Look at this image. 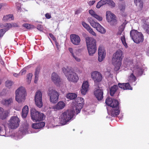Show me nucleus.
<instances>
[{"label": "nucleus", "mask_w": 149, "mask_h": 149, "mask_svg": "<svg viewBox=\"0 0 149 149\" xmlns=\"http://www.w3.org/2000/svg\"><path fill=\"white\" fill-rule=\"evenodd\" d=\"M123 58L122 51L119 49L114 54L112 58V62L115 66V70L117 71L120 68L121 65V61Z\"/></svg>", "instance_id": "obj_1"}, {"label": "nucleus", "mask_w": 149, "mask_h": 149, "mask_svg": "<svg viewBox=\"0 0 149 149\" xmlns=\"http://www.w3.org/2000/svg\"><path fill=\"white\" fill-rule=\"evenodd\" d=\"M85 39L89 55L93 56L97 50L96 41L93 38L89 37H86Z\"/></svg>", "instance_id": "obj_2"}, {"label": "nucleus", "mask_w": 149, "mask_h": 149, "mask_svg": "<svg viewBox=\"0 0 149 149\" xmlns=\"http://www.w3.org/2000/svg\"><path fill=\"white\" fill-rule=\"evenodd\" d=\"M62 70L69 81L77 82L79 78L77 74L70 68L63 67Z\"/></svg>", "instance_id": "obj_3"}, {"label": "nucleus", "mask_w": 149, "mask_h": 149, "mask_svg": "<svg viewBox=\"0 0 149 149\" xmlns=\"http://www.w3.org/2000/svg\"><path fill=\"white\" fill-rule=\"evenodd\" d=\"M75 112V110L69 109L62 113L59 118L61 123L63 125L66 124L72 119Z\"/></svg>", "instance_id": "obj_4"}, {"label": "nucleus", "mask_w": 149, "mask_h": 149, "mask_svg": "<svg viewBox=\"0 0 149 149\" xmlns=\"http://www.w3.org/2000/svg\"><path fill=\"white\" fill-rule=\"evenodd\" d=\"M131 68V69L133 73H132L128 78L129 82L132 83L136 81V78L134 74H136L137 76H140L143 74V70L140 66L136 65L133 67L132 64L129 65Z\"/></svg>", "instance_id": "obj_5"}, {"label": "nucleus", "mask_w": 149, "mask_h": 149, "mask_svg": "<svg viewBox=\"0 0 149 149\" xmlns=\"http://www.w3.org/2000/svg\"><path fill=\"white\" fill-rule=\"evenodd\" d=\"M16 100L19 103L24 101L26 96L25 88L21 87L17 89L15 92Z\"/></svg>", "instance_id": "obj_6"}, {"label": "nucleus", "mask_w": 149, "mask_h": 149, "mask_svg": "<svg viewBox=\"0 0 149 149\" xmlns=\"http://www.w3.org/2000/svg\"><path fill=\"white\" fill-rule=\"evenodd\" d=\"M130 36L134 42L136 43L142 42L143 40V36L142 33L136 30H133L130 32Z\"/></svg>", "instance_id": "obj_7"}, {"label": "nucleus", "mask_w": 149, "mask_h": 149, "mask_svg": "<svg viewBox=\"0 0 149 149\" xmlns=\"http://www.w3.org/2000/svg\"><path fill=\"white\" fill-rule=\"evenodd\" d=\"M47 94L49 97V100L51 102L55 103L58 102L59 95L57 91L50 88L47 91Z\"/></svg>", "instance_id": "obj_8"}, {"label": "nucleus", "mask_w": 149, "mask_h": 149, "mask_svg": "<svg viewBox=\"0 0 149 149\" xmlns=\"http://www.w3.org/2000/svg\"><path fill=\"white\" fill-rule=\"evenodd\" d=\"M31 118L33 121H41L45 118V116L42 113L39 112L34 109L31 110Z\"/></svg>", "instance_id": "obj_9"}, {"label": "nucleus", "mask_w": 149, "mask_h": 149, "mask_svg": "<svg viewBox=\"0 0 149 149\" xmlns=\"http://www.w3.org/2000/svg\"><path fill=\"white\" fill-rule=\"evenodd\" d=\"M19 123L20 120L17 116L11 117L8 122V127L11 129H16L19 126Z\"/></svg>", "instance_id": "obj_10"}, {"label": "nucleus", "mask_w": 149, "mask_h": 149, "mask_svg": "<svg viewBox=\"0 0 149 149\" xmlns=\"http://www.w3.org/2000/svg\"><path fill=\"white\" fill-rule=\"evenodd\" d=\"M42 94L41 91H38L36 93L35 101L36 105L38 107L41 108L42 106Z\"/></svg>", "instance_id": "obj_11"}, {"label": "nucleus", "mask_w": 149, "mask_h": 149, "mask_svg": "<svg viewBox=\"0 0 149 149\" xmlns=\"http://www.w3.org/2000/svg\"><path fill=\"white\" fill-rule=\"evenodd\" d=\"M76 103L74 107L76 111V114L79 113L84 104V100L83 98L81 97H78L76 100Z\"/></svg>", "instance_id": "obj_12"}, {"label": "nucleus", "mask_w": 149, "mask_h": 149, "mask_svg": "<svg viewBox=\"0 0 149 149\" xmlns=\"http://www.w3.org/2000/svg\"><path fill=\"white\" fill-rule=\"evenodd\" d=\"M106 17L107 21L111 24L113 25L116 24L117 20L116 16L111 11H107Z\"/></svg>", "instance_id": "obj_13"}, {"label": "nucleus", "mask_w": 149, "mask_h": 149, "mask_svg": "<svg viewBox=\"0 0 149 149\" xmlns=\"http://www.w3.org/2000/svg\"><path fill=\"white\" fill-rule=\"evenodd\" d=\"M105 102L111 108H119V102L116 100H113L112 98L108 97L106 100Z\"/></svg>", "instance_id": "obj_14"}, {"label": "nucleus", "mask_w": 149, "mask_h": 149, "mask_svg": "<svg viewBox=\"0 0 149 149\" xmlns=\"http://www.w3.org/2000/svg\"><path fill=\"white\" fill-rule=\"evenodd\" d=\"M106 52L103 47L100 45L98 50V60L100 62H102L104 58Z\"/></svg>", "instance_id": "obj_15"}, {"label": "nucleus", "mask_w": 149, "mask_h": 149, "mask_svg": "<svg viewBox=\"0 0 149 149\" xmlns=\"http://www.w3.org/2000/svg\"><path fill=\"white\" fill-rule=\"evenodd\" d=\"M71 42L74 45H78L80 44L81 39L79 36L75 34H71L70 36Z\"/></svg>", "instance_id": "obj_16"}, {"label": "nucleus", "mask_w": 149, "mask_h": 149, "mask_svg": "<svg viewBox=\"0 0 149 149\" xmlns=\"http://www.w3.org/2000/svg\"><path fill=\"white\" fill-rule=\"evenodd\" d=\"M91 77L95 82L100 81L102 79L101 74L97 71H94L91 73Z\"/></svg>", "instance_id": "obj_17"}, {"label": "nucleus", "mask_w": 149, "mask_h": 149, "mask_svg": "<svg viewBox=\"0 0 149 149\" xmlns=\"http://www.w3.org/2000/svg\"><path fill=\"white\" fill-rule=\"evenodd\" d=\"M94 93L98 100H100L102 99L103 97V92L100 87H98L97 88H96L94 91Z\"/></svg>", "instance_id": "obj_18"}, {"label": "nucleus", "mask_w": 149, "mask_h": 149, "mask_svg": "<svg viewBox=\"0 0 149 149\" xmlns=\"http://www.w3.org/2000/svg\"><path fill=\"white\" fill-rule=\"evenodd\" d=\"M89 85L87 81H83L81 89V94L85 95L88 91Z\"/></svg>", "instance_id": "obj_19"}, {"label": "nucleus", "mask_w": 149, "mask_h": 149, "mask_svg": "<svg viewBox=\"0 0 149 149\" xmlns=\"http://www.w3.org/2000/svg\"><path fill=\"white\" fill-rule=\"evenodd\" d=\"M107 111L109 115H111L112 116L114 117L117 116L120 113L119 108H111L110 111H109V109H107Z\"/></svg>", "instance_id": "obj_20"}, {"label": "nucleus", "mask_w": 149, "mask_h": 149, "mask_svg": "<svg viewBox=\"0 0 149 149\" xmlns=\"http://www.w3.org/2000/svg\"><path fill=\"white\" fill-rule=\"evenodd\" d=\"M9 113V111H4L3 108L0 107V118L2 119H4L6 118Z\"/></svg>", "instance_id": "obj_21"}, {"label": "nucleus", "mask_w": 149, "mask_h": 149, "mask_svg": "<svg viewBox=\"0 0 149 149\" xmlns=\"http://www.w3.org/2000/svg\"><path fill=\"white\" fill-rule=\"evenodd\" d=\"M51 79L52 81L56 84H58L60 82V79L58 75L55 72L52 73Z\"/></svg>", "instance_id": "obj_22"}, {"label": "nucleus", "mask_w": 149, "mask_h": 149, "mask_svg": "<svg viewBox=\"0 0 149 149\" xmlns=\"http://www.w3.org/2000/svg\"><path fill=\"white\" fill-rule=\"evenodd\" d=\"M13 98L11 97L3 99L1 102L2 103L6 106H8L13 103Z\"/></svg>", "instance_id": "obj_23"}, {"label": "nucleus", "mask_w": 149, "mask_h": 149, "mask_svg": "<svg viewBox=\"0 0 149 149\" xmlns=\"http://www.w3.org/2000/svg\"><path fill=\"white\" fill-rule=\"evenodd\" d=\"M118 86L123 90H132V88L130 86L128 83H118Z\"/></svg>", "instance_id": "obj_24"}, {"label": "nucleus", "mask_w": 149, "mask_h": 149, "mask_svg": "<svg viewBox=\"0 0 149 149\" xmlns=\"http://www.w3.org/2000/svg\"><path fill=\"white\" fill-rule=\"evenodd\" d=\"M89 13L92 16L95 18L98 21H100L102 20V17L97 14L93 10H89Z\"/></svg>", "instance_id": "obj_25"}, {"label": "nucleus", "mask_w": 149, "mask_h": 149, "mask_svg": "<svg viewBox=\"0 0 149 149\" xmlns=\"http://www.w3.org/2000/svg\"><path fill=\"white\" fill-rule=\"evenodd\" d=\"M45 124L44 122H42L36 123H34L32 125V127L34 129H39L43 127Z\"/></svg>", "instance_id": "obj_26"}, {"label": "nucleus", "mask_w": 149, "mask_h": 149, "mask_svg": "<svg viewBox=\"0 0 149 149\" xmlns=\"http://www.w3.org/2000/svg\"><path fill=\"white\" fill-rule=\"evenodd\" d=\"M144 0H134V2L138 8L141 10L143 7V1Z\"/></svg>", "instance_id": "obj_27"}, {"label": "nucleus", "mask_w": 149, "mask_h": 149, "mask_svg": "<svg viewBox=\"0 0 149 149\" xmlns=\"http://www.w3.org/2000/svg\"><path fill=\"white\" fill-rule=\"evenodd\" d=\"M65 106V103L63 101L58 102L57 104L54 107V109H61L64 108Z\"/></svg>", "instance_id": "obj_28"}, {"label": "nucleus", "mask_w": 149, "mask_h": 149, "mask_svg": "<svg viewBox=\"0 0 149 149\" xmlns=\"http://www.w3.org/2000/svg\"><path fill=\"white\" fill-rule=\"evenodd\" d=\"M88 21L91 26L95 29L99 24L95 22L91 17L88 18Z\"/></svg>", "instance_id": "obj_29"}, {"label": "nucleus", "mask_w": 149, "mask_h": 149, "mask_svg": "<svg viewBox=\"0 0 149 149\" xmlns=\"http://www.w3.org/2000/svg\"><path fill=\"white\" fill-rule=\"evenodd\" d=\"M28 113V107L25 105L23 108L22 111V116L23 118H25Z\"/></svg>", "instance_id": "obj_30"}, {"label": "nucleus", "mask_w": 149, "mask_h": 149, "mask_svg": "<svg viewBox=\"0 0 149 149\" xmlns=\"http://www.w3.org/2000/svg\"><path fill=\"white\" fill-rule=\"evenodd\" d=\"M118 88V86L116 85H113L111 87L110 89V93L111 96H113Z\"/></svg>", "instance_id": "obj_31"}, {"label": "nucleus", "mask_w": 149, "mask_h": 149, "mask_svg": "<svg viewBox=\"0 0 149 149\" xmlns=\"http://www.w3.org/2000/svg\"><path fill=\"white\" fill-rule=\"evenodd\" d=\"M99 32L102 34L106 33L105 29L100 24L95 28Z\"/></svg>", "instance_id": "obj_32"}, {"label": "nucleus", "mask_w": 149, "mask_h": 149, "mask_svg": "<svg viewBox=\"0 0 149 149\" xmlns=\"http://www.w3.org/2000/svg\"><path fill=\"white\" fill-rule=\"evenodd\" d=\"M109 0H101L98 2L96 6V8H99L103 5L107 4L108 1Z\"/></svg>", "instance_id": "obj_33"}, {"label": "nucleus", "mask_w": 149, "mask_h": 149, "mask_svg": "<svg viewBox=\"0 0 149 149\" xmlns=\"http://www.w3.org/2000/svg\"><path fill=\"white\" fill-rule=\"evenodd\" d=\"M4 26L7 28L8 30L12 27H17L18 26V25L16 23H6L4 25Z\"/></svg>", "instance_id": "obj_34"}, {"label": "nucleus", "mask_w": 149, "mask_h": 149, "mask_svg": "<svg viewBox=\"0 0 149 149\" xmlns=\"http://www.w3.org/2000/svg\"><path fill=\"white\" fill-rule=\"evenodd\" d=\"M66 97L70 100H73L77 97V95L75 93H69L66 94Z\"/></svg>", "instance_id": "obj_35"}, {"label": "nucleus", "mask_w": 149, "mask_h": 149, "mask_svg": "<svg viewBox=\"0 0 149 149\" xmlns=\"http://www.w3.org/2000/svg\"><path fill=\"white\" fill-rule=\"evenodd\" d=\"M40 71V68L39 67H37L36 69L35 72V77L34 82L36 83L38 80V74L39 73Z\"/></svg>", "instance_id": "obj_36"}, {"label": "nucleus", "mask_w": 149, "mask_h": 149, "mask_svg": "<svg viewBox=\"0 0 149 149\" xmlns=\"http://www.w3.org/2000/svg\"><path fill=\"white\" fill-rule=\"evenodd\" d=\"M118 9L120 10L121 12H124L125 7V4L124 3H120L118 6Z\"/></svg>", "instance_id": "obj_37"}, {"label": "nucleus", "mask_w": 149, "mask_h": 149, "mask_svg": "<svg viewBox=\"0 0 149 149\" xmlns=\"http://www.w3.org/2000/svg\"><path fill=\"white\" fill-rule=\"evenodd\" d=\"M13 19V15L12 14L6 15L4 16L3 18V20L5 21H7L8 20H12Z\"/></svg>", "instance_id": "obj_38"}, {"label": "nucleus", "mask_w": 149, "mask_h": 149, "mask_svg": "<svg viewBox=\"0 0 149 149\" xmlns=\"http://www.w3.org/2000/svg\"><path fill=\"white\" fill-rule=\"evenodd\" d=\"M121 40L123 44L125 46V47L127 48L128 47L127 44L126 42L125 38L124 33L122 34V36L120 37Z\"/></svg>", "instance_id": "obj_39"}, {"label": "nucleus", "mask_w": 149, "mask_h": 149, "mask_svg": "<svg viewBox=\"0 0 149 149\" xmlns=\"http://www.w3.org/2000/svg\"><path fill=\"white\" fill-rule=\"evenodd\" d=\"M143 28L147 33H149V25L147 23H145L142 25Z\"/></svg>", "instance_id": "obj_40"}, {"label": "nucleus", "mask_w": 149, "mask_h": 149, "mask_svg": "<svg viewBox=\"0 0 149 149\" xmlns=\"http://www.w3.org/2000/svg\"><path fill=\"white\" fill-rule=\"evenodd\" d=\"M13 84V82L12 81L10 80H7L6 82L5 85L6 87L9 88H10L11 87Z\"/></svg>", "instance_id": "obj_41"}, {"label": "nucleus", "mask_w": 149, "mask_h": 149, "mask_svg": "<svg viewBox=\"0 0 149 149\" xmlns=\"http://www.w3.org/2000/svg\"><path fill=\"white\" fill-rule=\"evenodd\" d=\"M8 30L6 28L0 30V38L2 37Z\"/></svg>", "instance_id": "obj_42"}, {"label": "nucleus", "mask_w": 149, "mask_h": 149, "mask_svg": "<svg viewBox=\"0 0 149 149\" xmlns=\"http://www.w3.org/2000/svg\"><path fill=\"white\" fill-rule=\"evenodd\" d=\"M107 4L111 7H114L115 6V4L112 0L108 1Z\"/></svg>", "instance_id": "obj_43"}, {"label": "nucleus", "mask_w": 149, "mask_h": 149, "mask_svg": "<svg viewBox=\"0 0 149 149\" xmlns=\"http://www.w3.org/2000/svg\"><path fill=\"white\" fill-rule=\"evenodd\" d=\"M32 74L31 73H29L27 75V81L28 84H30L31 82Z\"/></svg>", "instance_id": "obj_44"}, {"label": "nucleus", "mask_w": 149, "mask_h": 149, "mask_svg": "<svg viewBox=\"0 0 149 149\" xmlns=\"http://www.w3.org/2000/svg\"><path fill=\"white\" fill-rule=\"evenodd\" d=\"M89 33L94 36H96L97 35L95 33L93 30V29L91 27L88 31Z\"/></svg>", "instance_id": "obj_45"}, {"label": "nucleus", "mask_w": 149, "mask_h": 149, "mask_svg": "<svg viewBox=\"0 0 149 149\" xmlns=\"http://www.w3.org/2000/svg\"><path fill=\"white\" fill-rule=\"evenodd\" d=\"M82 24L83 27L85 28L87 31H88L91 28L90 26L85 22H82Z\"/></svg>", "instance_id": "obj_46"}, {"label": "nucleus", "mask_w": 149, "mask_h": 149, "mask_svg": "<svg viewBox=\"0 0 149 149\" xmlns=\"http://www.w3.org/2000/svg\"><path fill=\"white\" fill-rule=\"evenodd\" d=\"M73 58L77 62H80L81 61V59L79 58L77 56H76L75 54L72 56Z\"/></svg>", "instance_id": "obj_47"}, {"label": "nucleus", "mask_w": 149, "mask_h": 149, "mask_svg": "<svg viewBox=\"0 0 149 149\" xmlns=\"http://www.w3.org/2000/svg\"><path fill=\"white\" fill-rule=\"evenodd\" d=\"M68 50L70 53L71 54L72 56L73 55H74V52L72 48L71 47H70L68 48Z\"/></svg>", "instance_id": "obj_48"}, {"label": "nucleus", "mask_w": 149, "mask_h": 149, "mask_svg": "<svg viewBox=\"0 0 149 149\" xmlns=\"http://www.w3.org/2000/svg\"><path fill=\"white\" fill-rule=\"evenodd\" d=\"M37 29L39 31H42L43 30V28L41 25L38 24L37 26Z\"/></svg>", "instance_id": "obj_49"}, {"label": "nucleus", "mask_w": 149, "mask_h": 149, "mask_svg": "<svg viewBox=\"0 0 149 149\" xmlns=\"http://www.w3.org/2000/svg\"><path fill=\"white\" fill-rule=\"evenodd\" d=\"M23 26L27 29H30L31 28V25L29 24H23Z\"/></svg>", "instance_id": "obj_50"}, {"label": "nucleus", "mask_w": 149, "mask_h": 149, "mask_svg": "<svg viewBox=\"0 0 149 149\" xmlns=\"http://www.w3.org/2000/svg\"><path fill=\"white\" fill-rule=\"evenodd\" d=\"M49 36L50 37L53 39L54 41H56L55 38L54 36V35L52 33H50L49 34Z\"/></svg>", "instance_id": "obj_51"}, {"label": "nucleus", "mask_w": 149, "mask_h": 149, "mask_svg": "<svg viewBox=\"0 0 149 149\" xmlns=\"http://www.w3.org/2000/svg\"><path fill=\"white\" fill-rule=\"evenodd\" d=\"M26 71L24 69H23L19 73H20V74L21 75L24 74L26 72Z\"/></svg>", "instance_id": "obj_52"}, {"label": "nucleus", "mask_w": 149, "mask_h": 149, "mask_svg": "<svg viewBox=\"0 0 149 149\" xmlns=\"http://www.w3.org/2000/svg\"><path fill=\"white\" fill-rule=\"evenodd\" d=\"M95 2V1H90L88 2V4L90 6L93 5Z\"/></svg>", "instance_id": "obj_53"}, {"label": "nucleus", "mask_w": 149, "mask_h": 149, "mask_svg": "<svg viewBox=\"0 0 149 149\" xmlns=\"http://www.w3.org/2000/svg\"><path fill=\"white\" fill-rule=\"evenodd\" d=\"M13 75L16 77H18L20 75V73H19L18 74H17L16 73H13Z\"/></svg>", "instance_id": "obj_54"}, {"label": "nucleus", "mask_w": 149, "mask_h": 149, "mask_svg": "<svg viewBox=\"0 0 149 149\" xmlns=\"http://www.w3.org/2000/svg\"><path fill=\"white\" fill-rule=\"evenodd\" d=\"M45 16L48 19H50L51 18V15L48 13L45 14Z\"/></svg>", "instance_id": "obj_55"}, {"label": "nucleus", "mask_w": 149, "mask_h": 149, "mask_svg": "<svg viewBox=\"0 0 149 149\" xmlns=\"http://www.w3.org/2000/svg\"><path fill=\"white\" fill-rule=\"evenodd\" d=\"M81 12V9H79L78 10H77L76 11H75V14H78L79 13Z\"/></svg>", "instance_id": "obj_56"}, {"label": "nucleus", "mask_w": 149, "mask_h": 149, "mask_svg": "<svg viewBox=\"0 0 149 149\" xmlns=\"http://www.w3.org/2000/svg\"><path fill=\"white\" fill-rule=\"evenodd\" d=\"M1 131H2V128L0 126V135H2V136H3L4 135H2L1 134Z\"/></svg>", "instance_id": "obj_57"}, {"label": "nucleus", "mask_w": 149, "mask_h": 149, "mask_svg": "<svg viewBox=\"0 0 149 149\" xmlns=\"http://www.w3.org/2000/svg\"><path fill=\"white\" fill-rule=\"evenodd\" d=\"M122 33V31H120L118 33V34L119 35H121V34Z\"/></svg>", "instance_id": "obj_58"}, {"label": "nucleus", "mask_w": 149, "mask_h": 149, "mask_svg": "<svg viewBox=\"0 0 149 149\" xmlns=\"http://www.w3.org/2000/svg\"><path fill=\"white\" fill-rule=\"evenodd\" d=\"M147 54L148 56H149V47H148V49L147 52Z\"/></svg>", "instance_id": "obj_59"}, {"label": "nucleus", "mask_w": 149, "mask_h": 149, "mask_svg": "<svg viewBox=\"0 0 149 149\" xmlns=\"http://www.w3.org/2000/svg\"><path fill=\"white\" fill-rule=\"evenodd\" d=\"M1 84V81H0V85Z\"/></svg>", "instance_id": "obj_60"}, {"label": "nucleus", "mask_w": 149, "mask_h": 149, "mask_svg": "<svg viewBox=\"0 0 149 149\" xmlns=\"http://www.w3.org/2000/svg\"><path fill=\"white\" fill-rule=\"evenodd\" d=\"M19 8H20V7H19V8H18V9H19Z\"/></svg>", "instance_id": "obj_61"}, {"label": "nucleus", "mask_w": 149, "mask_h": 149, "mask_svg": "<svg viewBox=\"0 0 149 149\" xmlns=\"http://www.w3.org/2000/svg\"><path fill=\"white\" fill-rule=\"evenodd\" d=\"M73 131H74V129H73Z\"/></svg>", "instance_id": "obj_62"}]
</instances>
